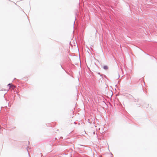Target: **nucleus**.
I'll use <instances>...</instances> for the list:
<instances>
[{"instance_id":"obj_1","label":"nucleus","mask_w":157,"mask_h":157,"mask_svg":"<svg viewBox=\"0 0 157 157\" xmlns=\"http://www.w3.org/2000/svg\"><path fill=\"white\" fill-rule=\"evenodd\" d=\"M8 86H9V88H12L13 89L15 87L14 86L11 84H9Z\"/></svg>"},{"instance_id":"obj_2","label":"nucleus","mask_w":157,"mask_h":157,"mask_svg":"<svg viewBox=\"0 0 157 157\" xmlns=\"http://www.w3.org/2000/svg\"><path fill=\"white\" fill-rule=\"evenodd\" d=\"M103 68L105 69V70H107L108 69V66H104V67H103Z\"/></svg>"},{"instance_id":"obj_3","label":"nucleus","mask_w":157,"mask_h":157,"mask_svg":"<svg viewBox=\"0 0 157 157\" xmlns=\"http://www.w3.org/2000/svg\"><path fill=\"white\" fill-rule=\"evenodd\" d=\"M73 41L74 42V46H76V45H77V43H76V41H75L74 40H73Z\"/></svg>"},{"instance_id":"obj_4","label":"nucleus","mask_w":157,"mask_h":157,"mask_svg":"<svg viewBox=\"0 0 157 157\" xmlns=\"http://www.w3.org/2000/svg\"><path fill=\"white\" fill-rule=\"evenodd\" d=\"M70 44H71L72 46H73L72 44H71V41L70 42Z\"/></svg>"}]
</instances>
